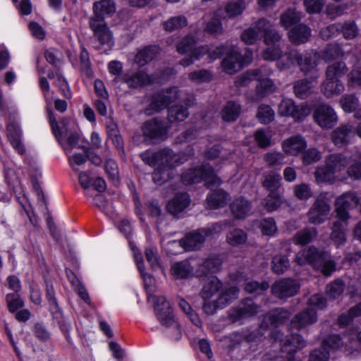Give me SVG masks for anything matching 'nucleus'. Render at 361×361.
<instances>
[{"mask_svg": "<svg viewBox=\"0 0 361 361\" xmlns=\"http://www.w3.org/2000/svg\"><path fill=\"white\" fill-rule=\"evenodd\" d=\"M260 74H259L258 81L259 84L257 86L256 96L252 98V101H257L264 97L266 94L271 93L275 90V86L273 81L267 78L269 75V71L267 73L265 68Z\"/></svg>", "mask_w": 361, "mask_h": 361, "instance_id": "nucleus-27", "label": "nucleus"}, {"mask_svg": "<svg viewBox=\"0 0 361 361\" xmlns=\"http://www.w3.org/2000/svg\"><path fill=\"white\" fill-rule=\"evenodd\" d=\"M353 135V126L350 124L341 125L331 133V140L335 145L343 147L350 142Z\"/></svg>", "mask_w": 361, "mask_h": 361, "instance_id": "nucleus-26", "label": "nucleus"}, {"mask_svg": "<svg viewBox=\"0 0 361 361\" xmlns=\"http://www.w3.org/2000/svg\"><path fill=\"white\" fill-rule=\"evenodd\" d=\"M247 235L246 232L240 228H235L226 235V242L233 247H237L246 243Z\"/></svg>", "mask_w": 361, "mask_h": 361, "instance_id": "nucleus-51", "label": "nucleus"}, {"mask_svg": "<svg viewBox=\"0 0 361 361\" xmlns=\"http://www.w3.org/2000/svg\"><path fill=\"white\" fill-rule=\"evenodd\" d=\"M331 207L327 198V193H321L317 196L307 213L310 223L315 225L324 223L327 219Z\"/></svg>", "mask_w": 361, "mask_h": 361, "instance_id": "nucleus-11", "label": "nucleus"}, {"mask_svg": "<svg viewBox=\"0 0 361 361\" xmlns=\"http://www.w3.org/2000/svg\"><path fill=\"white\" fill-rule=\"evenodd\" d=\"M320 54L315 50H306L300 53L298 49H293L287 51L278 62L281 69L290 68L298 65L301 72L312 80H316L320 75L317 68Z\"/></svg>", "mask_w": 361, "mask_h": 361, "instance_id": "nucleus-2", "label": "nucleus"}, {"mask_svg": "<svg viewBox=\"0 0 361 361\" xmlns=\"http://www.w3.org/2000/svg\"><path fill=\"white\" fill-rule=\"evenodd\" d=\"M340 104L345 112L351 113L357 110L359 106V100L353 94H346L342 96L340 99Z\"/></svg>", "mask_w": 361, "mask_h": 361, "instance_id": "nucleus-58", "label": "nucleus"}, {"mask_svg": "<svg viewBox=\"0 0 361 361\" xmlns=\"http://www.w3.org/2000/svg\"><path fill=\"white\" fill-rule=\"evenodd\" d=\"M343 51L338 44H329L322 51L320 58L324 61H331L343 56Z\"/></svg>", "mask_w": 361, "mask_h": 361, "instance_id": "nucleus-61", "label": "nucleus"}, {"mask_svg": "<svg viewBox=\"0 0 361 361\" xmlns=\"http://www.w3.org/2000/svg\"><path fill=\"white\" fill-rule=\"evenodd\" d=\"M134 257L135 262L137 264V269L140 272L143 281L145 290L149 296H154L152 293L155 290V281L154 279L149 274L145 273L144 271V264L142 261V257L140 253H135Z\"/></svg>", "mask_w": 361, "mask_h": 361, "instance_id": "nucleus-32", "label": "nucleus"}, {"mask_svg": "<svg viewBox=\"0 0 361 361\" xmlns=\"http://www.w3.org/2000/svg\"><path fill=\"white\" fill-rule=\"evenodd\" d=\"M311 36V30L304 24H299L292 27L288 33L290 42L299 45L307 42Z\"/></svg>", "mask_w": 361, "mask_h": 361, "instance_id": "nucleus-28", "label": "nucleus"}, {"mask_svg": "<svg viewBox=\"0 0 361 361\" xmlns=\"http://www.w3.org/2000/svg\"><path fill=\"white\" fill-rule=\"evenodd\" d=\"M250 204L243 197L236 198L231 204V210L235 219H243L250 213Z\"/></svg>", "mask_w": 361, "mask_h": 361, "instance_id": "nucleus-34", "label": "nucleus"}, {"mask_svg": "<svg viewBox=\"0 0 361 361\" xmlns=\"http://www.w3.org/2000/svg\"><path fill=\"white\" fill-rule=\"evenodd\" d=\"M188 25L187 18L183 15L173 16L164 23V28L166 31L172 32L181 29Z\"/></svg>", "mask_w": 361, "mask_h": 361, "instance_id": "nucleus-55", "label": "nucleus"}, {"mask_svg": "<svg viewBox=\"0 0 361 361\" xmlns=\"http://www.w3.org/2000/svg\"><path fill=\"white\" fill-rule=\"evenodd\" d=\"M168 119L171 123L184 121L189 115L188 109L181 105H175L169 109Z\"/></svg>", "mask_w": 361, "mask_h": 361, "instance_id": "nucleus-56", "label": "nucleus"}, {"mask_svg": "<svg viewBox=\"0 0 361 361\" xmlns=\"http://www.w3.org/2000/svg\"><path fill=\"white\" fill-rule=\"evenodd\" d=\"M300 19V13L295 9L290 8L281 15L280 23L281 26L288 29V27L296 25Z\"/></svg>", "mask_w": 361, "mask_h": 361, "instance_id": "nucleus-53", "label": "nucleus"}, {"mask_svg": "<svg viewBox=\"0 0 361 361\" xmlns=\"http://www.w3.org/2000/svg\"><path fill=\"white\" fill-rule=\"evenodd\" d=\"M283 202L281 193H269L264 200V207L269 212H273L279 208Z\"/></svg>", "mask_w": 361, "mask_h": 361, "instance_id": "nucleus-62", "label": "nucleus"}, {"mask_svg": "<svg viewBox=\"0 0 361 361\" xmlns=\"http://www.w3.org/2000/svg\"><path fill=\"white\" fill-rule=\"evenodd\" d=\"M184 184H192L204 181L205 185L209 188H214L221 183V179L214 173L212 168L209 165H203L199 168L189 169L181 176Z\"/></svg>", "mask_w": 361, "mask_h": 361, "instance_id": "nucleus-6", "label": "nucleus"}, {"mask_svg": "<svg viewBox=\"0 0 361 361\" xmlns=\"http://www.w3.org/2000/svg\"><path fill=\"white\" fill-rule=\"evenodd\" d=\"M349 166L347 169L348 176L355 179L361 178V151L357 150L355 152L348 157Z\"/></svg>", "mask_w": 361, "mask_h": 361, "instance_id": "nucleus-38", "label": "nucleus"}, {"mask_svg": "<svg viewBox=\"0 0 361 361\" xmlns=\"http://www.w3.org/2000/svg\"><path fill=\"white\" fill-rule=\"evenodd\" d=\"M264 70L262 68L259 69L250 70L241 74L235 80L237 86L243 87L247 86L252 80H257L259 74Z\"/></svg>", "mask_w": 361, "mask_h": 361, "instance_id": "nucleus-60", "label": "nucleus"}, {"mask_svg": "<svg viewBox=\"0 0 361 361\" xmlns=\"http://www.w3.org/2000/svg\"><path fill=\"white\" fill-rule=\"evenodd\" d=\"M106 133L108 137L112 140L116 147L118 149H122L123 146V139L120 135L117 125L111 119L106 121Z\"/></svg>", "mask_w": 361, "mask_h": 361, "instance_id": "nucleus-49", "label": "nucleus"}, {"mask_svg": "<svg viewBox=\"0 0 361 361\" xmlns=\"http://www.w3.org/2000/svg\"><path fill=\"white\" fill-rule=\"evenodd\" d=\"M224 224L216 223L207 228H203L188 233L180 241L173 240L166 245V250L172 255L178 252V249L183 247L186 250H194L200 248L205 241L206 238L221 232L224 228Z\"/></svg>", "mask_w": 361, "mask_h": 361, "instance_id": "nucleus-3", "label": "nucleus"}, {"mask_svg": "<svg viewBox=\"0 0 361 361\" xmlns=\"http://www.w3.org/2000/svg\"><path fill=\"white\" fill-rule=\"evenodd\" d=\"M140 157L145 163L149 166L166 171L168 169L166 164L169 159L158 156V152L146 151L140 154Z\"/></svg>", "mask_w": 361, "mask_h": 361, "instance_id": "nucleus-36", "label": "nucleus"}, {"mask_svg": "<svg viewBox=\"0 0 361 361\" xmlns=\"http://www.w3.org/2000/svg\"><path fill=\"white\" fill-rule=\"evenodd\" d=\"M8 309L10 312H16L18 310L24 306V301L18 293H8L6 296Z\"/></svg>", "mask_w": 361, "mask_h": 361, "instance_id": "nucleus-64", "label": "nucleus"}, {"mask_svg": "<svg viewBox=\"0 0 361 361\" xmlns=\"http://www.w3.org/2000/svg\"><path fill=\"white\" fill-rule=\"evenodd\" d=\"M204 32L213 37H218L224 33V27L217 13L205 23Z\"/></svg>", "mask_w": 361, "mask_h": 361, "instance_id": "nucleus-46", "label": "nucleus"}, {"mask_svg": "<svg viewBox=\"0 0 361 361\" xmlns=\"http://www.w3.org/2000/svg\"><path fill=\"white\" fill-rule=\"evenodd\" d=\"M285 155L280 152H267L264 156V160L269 166H281L285 163Z\"/></svg>", "mask_w": 361, "mask_h": 361, "instance_id": "nucleus-63", "label": "nucleus"}, {"mask_svg": "<svg viewBox=\"0 0 361 361\" xmlns=\"http://www.w3.org/2000/svg\"><path fill=\"white\" fill-rule=\"evenodd\" d=\"M350 336L344 334L341 336L338 334H332L322 341V347L319 350L321 353L330 354V351L343 350L350 352L353 346L351 345Z\"/></svg>", "mask_w": 361, "mask_h": 361, "instance_id": "nucleus-14", "label": "nucleus"}, {"mask_svg": "<svg viewBox=\"0 0 361 361\" xmlns=\"http://www.w3.org/2000/svg\"><path fill=\"white\" fill-rule=\"evenodd\" d=\"M158 156L168 159L166 166L168 169L176 167L187 160V157L183 153L175 154L169 149H164L158 151Z\"/></svg>", "mask_w": 361, "mask_h": 361, "instance_id": "nucleus-39", "label": "nucleus"}, {"mask_svg": "<svg viewBox=\"0 0 361 361\" xmlns=\"http://www.w3.org/2000/svg\"><path fill=\"white\" fill-rule=\"evenodd\" d=\"M275 117L274 111L267 104H261L257 112V118L262 124H267L274 121Z\"/></svg>", "mask_w": 361, "mask_h": 361, "instance_id": "nucleus-59", "label": "nucleus"}, {"mask_svg": "<svg viewBox=\"0 0 361 361\" xmlns=\"http://www.w3.org/2000/svg\"><path fill=\"white\" fill-rule=\"evenodd\" d=\"M169 73H163L159 78L154 75L149 76L142 71L137 72L132 75L126 77L125 82L128 84L130 87L137 88L142 87L146 85H149L152 82H157L166 78V75L169 74H173L172 70H169Z\"/></svg>", "mask_w": 361, "mask_h": 361, "instance_id": "nucleus-21", "label": "nucleus"}, {"mask_svg": "<svg viewBox=\"0 0 361 361\" xmlns=\"http://www.w3.org/2000/svg\"><path fill=\"white\" fill-rule=\"evenodd\" d=\"M282 37L276 41L271 42L269 44H265L267 47L263 51L262 56L264 60L275 61L278 59H281L283 57L282 56V47L280 45V42Z\"/></svg>", "mask_w": 361, "mask_h": 361, "instance_id": "nucleus-42", "label": "nucleus"}, {"mask_svg": "<svg viewBox=\"0 0 361 361\" xmlns=\"http://www.w3.org/2000/svg\"><path fill=\"white\" fill-rule=\"evenodd\" d=\"M359 203V198L352 192H345L338 197L335 202V211L337 218L343 222H346L350 218L348 210Z\"/></svg>", "mask_w": 361, "mask_h": 361, "instance_id": "nucleus-17", "label": "nucleus"}, {"mask_svg": "<svg viewBox=\"0 0 361 361\" xmlns=\"http://www.w3.org/2000/svg\"><path fill=\"white\" fill-rule=\"evenodd\" d=\"M259 312V307L250 298L245 299L236 307L229 312V317L233 322L248 318Z\"/></svg>", "mask_w": 361, "mask_h": 361, "instance_id": "nucleus-20", "label": "nucleus"}, {"mask_svg": "<svg viewBox=\"0 0 361 361\" xmlns=\"http://www.w3.org/2000/svg\"><path fill=\"white\" fill-rule=\"evenodd\" d=\"M317 234V231L314 228H305L295 235L293 241L295 244L303 245L310 243L316 238Z\"/></svg>", "mask_w": 361, "mask_h": 361, "instance_id": "nucleus-57", "label": "nucleus"}, {"mask_svg": "<svg viewBox=\"0 0 361 361\" xmlns=\"http://www.w3.org/2000/svg\"><path fill=\"white\" fill-rule=\"evenodd\" d=\"M290 315V312L287 310L282 308L273 310L264 317L261 328L276 326L288 319Z\"/></svg>", "mask_w": 361, "mask_h": 361, "instance_id": "nucleus-25", "label": "nucleus"}, {"mask_svg": "<svg viewBox=\"0 0 361 361\" xmlns=\"http://www.w3.org/2000/svg\"><path fill=\"white\" fill-rule=\"evenodd\" d=\"M299 284L295 280L283 279L276 281L271 286L272 294L281 299L295 295L299 290Z\"/></svg>", "mask_w": 361, "mask_h": 361, "instance_id": "nucleus-19", "label": "nucleus"}, {"mask_svg": "<svg viewBox=\"0 0 361 361\" xmlns=\"http://www.w3.org/2000/svg\"><path fill=\"white\" fill-rule=\"evenodd\" d=\"M347 72L348 68L346 64L343 61H336L327 66L325 76L329 80H340Z\"/></svg>", "mask_w": 361, "mask_h": 361, "instance_id": "nucleus-40", "label": "nucleus"}, {"mask_svg": "<svg viewBox=\"0 0 361 361\" xmlns=\"http://www.w3.org/2000/svg\"><path fill=\"white\" fill-rule=\"evenodd\" d=\"M325 163L340 178L342 172L349 163V159L348 157L341 153L331 154L326 158Z\"/></svg>", "mask_w": 361, "mask_h": 361, "instance_id": "nucleus-29", "label": "nucleus"}, {"mask_svg": "<svg viewBox=\"0 0 361 361\" xmlns=\"http://www.w3.org/2000/svg\"><path fill=\"white\" fill-rule=\"evenodd\" d=\"M196 43V37L192 35H188L177 44V51L181 54L192 53L195 60H200L204 59V57H206V59L209 51V46L204 45L194 48Z\"/></svg>", "mask_w": 361, "mask_h": 361, "instance_id": "nucleus-16", "label": "nucleus"}, {"mask_svg": "<svg viewBox=\"0 0 361 361\" xmlns=\"http://www.w3.org/2000/svg\"><path fill=\"white\" fill-rule=\"evenodd\" d=\"M262 37L264 44L276 42L281 38V35L272 29L271 23L264 18L252 23L240 35L241 40L246 44H253Z\"/></svg>", "mask_w": 361, "mask_h": 361, "instance_id": "nucleus-4", "label": "nucleus"}, {"mask_svg": "<svg viewBox=\"0 0 361 361\" xmlns=\"http://www.w3.org/2000/svg\"><path fill=\"white\" fill-rule=\"evenodd\" d=\"M310 114V108L305 104L296 105L288 98H283L278 107V114L283 117H291L296 121H303Z\"/></svg>", "mask_w": 361, "mask_h": 361, "instance_id": "nucleus-10", "label": "nucleus"}, {"mask_svg": "<svg viewBox=\"0 0 361 361\" xmlns=\"http://www.w3.org/2000/svg\"><path fill=\"white\" fill-rule=\"evenodd\" d=\"M262 186L269 191V193H281L279 189L281 186V176L274 171L266 173L264 176Z\"/></svg>", "mask_w": 361, "mask_h": 361, "instance_id": "nucleus-35", "label": "nucleus"}, {"mask_svg": "<svg viewBox=\"0 0 361 361\" xmlns=\"http://www.w3.org/2000/svg\"><path fill=\"white\" fill-rule=\"evenodd\" d=\"M192 271L193 268L188 260L176 262L171 267V273L176 279H186Z\"/></svg>", "mask_w": 361, "mask_h": 361, "instance_id": "nucleus-37", "label": "nucleus"}, {"mask_svg": "<svg viewBox=\"0 0 361 361\" xmlns=\"http://www.w3.org/2000/svg\"><path fill=\"white\" fill-rule=\"evenodd\" d=\"M274 342L279 341L283 352L289 355L294 353L297 349L302 348L305 345V341L302 336L297 334L291 335V339L283 338V334L279 331H274L271 334Z\"/></svg>", "mask_w": 361, "mask_h": 361, "instance_id": "nucleus-18", "label": "nucleus"}, {"mask_svg": "<svg viewBox=\"0 0 361 361\" xmlns=\"http://www.w3.org/2000/svg\"><path fill=\"white\" fill-rule=\"evenodd\" d=\"M49 119L56 138L58 141H61L63 137V133L67 134L68 132L69 128L67 127V125H71V120L64 118L61 121L60 126H59L52 112L49 113Z\"/></svg>", "mask_w": 361, "mask_h": 361, "instance_id": "nucleus-44", "label": "nucleus"}, {"mask_svg": "<svg viewBox=\"0 0 361 361\" xmlns=\"http://www.w3.org/2000/svg\"><path fill=\"white\" fill-rule=\"evenodd\" d=\"M313 85L307 80H300L295 82L293 90L295 96L300 99H305L313 92Z\"/></svg>", "mask_w": 361, "mask_h": 361, "instance_id": "nucleus-52", "label": "nucleus"}, {"mask_svg": "<svg viewBox=\"0 0 361 361\" xmlns=\"http://www.w3.org/2000/svg\"><path fill=\"white\" fill-rule=\"evenodd\" d=\"M229 195L223 190H214L207 197L205 206L208 209H216L226 205Z\"/></svg>", "mask_w": 361, "mask_h": 361, "instance_id": "nucleus-31", "label": "nucleus"}, {"mask_svg": "<svg viewBox=\"0 0 361 361\" xmlns=\"http://www.w3.org/2000/svg\"><path fill=\"white\" fill-rule=\"evenodd\" d=\"M317 320L316 311L307 308L298 313L291 320V329L300 330L314 324Z\"/></svg>", "mask_w": 361, "mask_h": 361, "instance_id": "nucleus-23", "label": "nucleus"}, {"mask_svg": "<svg viewBox=\"0 0 361 361\" xmlns=\"http://www.w3.org/2000/svg\"><path fill=\"white\" fill-rule=\"evenodd\" d=\"M238 293L239 289L235 286L223 290V283L216 277H212L204 284L200 292L204 312L209 315L215 314L235 300Z\"/></svg>", "mask_w": 361, "mask_h": 361, "instance_id": "nucleus-1", "label": "nucleus"}, {"mask_svg": "<svg viewBox=\"0 0 361 361\" xmlns=\"http://www.w3.org/2000/svg\"><path fill=\"white\" fill-rule=\"evenodd\" d=\"M345 90L343 83L340 80L325 79L321 85V92L326 98H331L341 94Z\"/></svg>", "mask_w": 361, "mask_h": 361, "instance_id": "nucleus-30", "label": "nucleus"}, {"mask_svg": "<svg viewBox=\"0 0 361 361\" xmlns=\"http://www.w3.org/2000/svg\"><path fill=\"white\" fill-rule=\"evenodd\" d=\"M148 300L154 305V310L159 322L166 326H172L175 331V338L179 339L181 332L179 325L173 319L170 302L164 296H149Z\"/></svg>", "mask_w": 361, "mask_h": 361, "instance_id": "nucleus-5", "label": "nucleus"}, {"mask_svg": "<svg viewBox=\"0 0 361 361\" xmlns=\"http://www.w3.org/2000/svg\"><path fill=\"white\" fill-rule=\"evenodd\" d=\"M178 100H184V98L183 94L176 87L158 92L152 97L149 104L145 109V113L147 115H152L165 109L170 103Z\"/></svg>", "mask_w": 361, "mask_h": 361, "instance_id": "nucleus-7", "label": "nucleus"}, {"mask_svg": "<svg viewBox=\"0 0 361 361\" xmlns=\"http://www.w3.org/2000/svg\"><path fill=\"white\" fill-rule=\"evenodd\" d=\"M241 111L240 105L235 102H228L221 111L222 119L225 121H234L239 116Z\"/></svg>", "mask_w": 361, "mask_h": 361, "instance_id": "nucleus-45", "label": "nucleus"}, {"mask_svg": "<svg viewBox=\"0 0 361 361\" xmlns=\"http://www.w3.org/2000/svg\"><path fill=\"white\" fill-rule=\"evenodd\" d=\"M361 315V302L352 307L347 313H343L338 318V324L341 327L348 325L355 318Z\"/></svg>", "mask_w": 361, "mask_h": 361, "instance_id": "nucleus-54", "label": "nucleus"}, {"mask_svg": "<svg viewBox=\"0 0 361 361\" xmlns=\"http://www.w3.org/2000/svg\"><path fill=\"white\" fill-rule=\"evenodd\" d=\"M248 4L242 1L230 0L225 6V12L228 17L234 18L240 16L245 10Z\"/></svg>", "mask_w": 361, "mask_h": 361, "instance_id": "nucleus-50", "label": "nucleus"}, {"mask_svg": "<svg viewBox=\"0 0 361 361\" xmlns=\"http://www.w3.org/2000/svg\"><path fill=\"white\" fill-rule=\"evenodd\" d=\"M328 257L327 252L312 246L298 252L295 260L299 265L308 264L314 269H319L322 262Z\"/></svg>", "mask_w": 361, "mask_h": 361, "instance_id": "nucleus-13", "label": "nucleus"}, {"mask_svg": "<svg viewBox=\"0 0 361 361\" xmlns=\"http://www.w3.org/2000/svg\"><path fill=\"white\" fill-rule=\"evenodd\" d=\"M344 224L345 222H341L340 221H336L334 223L330 238L336 247H339L346 242Z\"/></svg>", "mask_w": 361, "mask_h": 361, "instance_id": "nucleus-47", "label": "nucleus"}, {"mask_svg": "<svg viewBox=\"0 0 361 361\" xmlns=\"http://www.w3.org/2000/svg\"><path fill=\"white\" fill-rule=\"evenodd\" d=\"M252 60V53L247 50L242 56L238 49H232L222 61L224 71L230 75L239 71L245 65L249 64Z\"/></svg>", "mask_w": 361, "mask_h": 361, "instance_id": "nucleus-9", "label": "nucleus"}, {"mask_svg": "<svg viewBox=\"0 0 361 361\" xmlns=\"http://www.w3.org/2000/svg\"><path fill=\"white\" fill-rule=\"evenodd\" d=\"M314 177L318 183L331 182L339 178L333 170L326 164L323 166L317 168Z\"/></svg>", "mask_w": 361, "mask_h": 361, "instance_id": "nucleus-48", "label": "nucleus"}, {"mask_svg": "<svg viewBox=\"0 0 361 361\" xmlns=\"http://www.w3.org/2000/svg\"><path fill=\"white\" fill-rule=\"evenodd\" d=\"M158 54L159 48L157 47H146L137 52L135 56V61L140 66H143L153 60Z\"/></svg>", "mask_w": 361, "mask_h": 361, "instance_id": "nucleus-41", "label": "nucleus"}, {"mask_svg": "<svg viewBox=\"0 0 361 361\" xmlns=\"http://www.w3.org/2000/svg\"><path fill=\"white\" fill-rule=\"evenodd\" d=\"M281 145L283 151L286 154L298 156L306 149L307 143L303 136L295 135L285 139Z\"/></svg>", "mask_w": 361, "mask_h": 361, "instance_id": "nucleus-22", "label": "nucleus"}, {"mask_svg": "<svg viewBox=\"0 0 361 361\" xmlns=\"http://www.w3.org/2000/svg\"><path fill=\"white\" fill-rule=\"evenodd\" d=\"M116 12V6L113 1L101 0L93 4V15L90 19L94 20L97 23H105L104 16H111Z\"/></svg>", "mask_w": 361, "mask_h": 361, "instance_id": "nucleus-24", "label": "nucleus"}, {"mask_svg": "<svg viewBox=\"0 0 361 361\" xmlns=\"http://www.w3.org/2000/svg\"><path fill=\"white\" fill-rule=\"evenodd\" d=\"M169 128L166 121L155 118L143 124V135L153 142L162 141L168 137Z\"/></svg>", "mask_w": 361, "mask_h": 361, "instance_id": "nucleus-12", "label": "nucleus"}, {"mask_svg": "<svg viewBox=\"0 0 361 361\" xmlns=\"http://www.w3.org/2000/svg\"><path fill=\"white\" fill-rule=\"evenodd\" d=\"M67 127L69 128L68 133H63L61 140L59 142H61L67 136V142L63 145V148L66 154H68L73 149L78 147L79 135L74 131L75 125L73 121L71 120V125H67Z\"/></svg>", "mask_w": 361, "mask_h": 361, "instance_id": "nucleus-43", "label": "nucleus"}, {"mask_svg": "<svg viewBox=\"0 0 361 361\" xmlns=\"http://www.w3.org/2000/svg\"><path fill=\"white\" fill-rule=\"evenodd\" d=\"M89 24L97 42L94 47L103 52L111 50L114 45V39L112 32L106 26V23H102L101 20L100 23H97L94 20L90 19Z\"/></svg>", "mask_w": 361, "mask_h": 361, "instance_id": "nucleus-8", "label": "nucleus"}, {"mask_svg": "<svg viewBox=\"0 0 361 361\" xmlns=\"http://www.w3.org/2000/svg\"><path fill=\"white\" fill-rule=\"evenodd\" d=\"M313 119L323 129H330L338 123L336 112L326 104H322L314 109Z\"/></svg>", "mask_w": 361, "mask_h": 361, "instance_id": "nucleus-15", "label": "nucleus"}, {"mask_svg": "<svg viewBox=\"0 0 361 361\" xmlns=\"http://www.w3.org/2000/svg\"><path fill=\"white\" fill-rule=\"evenodd\" d=\"M190 199L187 193L177 194L167 204L168 211L173 214L183 212L188 207Z\"/></svg>", "mask_w": 361, "mask_h": 361, "instance_id": "nucleus-33", "label": "nucleus"}]
</instances>
